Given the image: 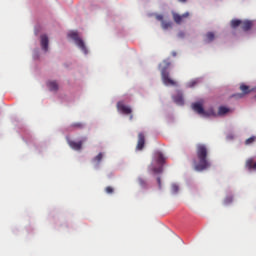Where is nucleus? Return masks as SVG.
I'll list each match as a JSON object with an SVG mask.
<instances>
[{
    "instance_id": "1",
    "label": "nucleus",
    "mask_w": 256,
    "mask_h": 256,
    "mask_svg": "<svg viewBox=\"0 0 256 256\" xmlns=\"http://www.w3.org/2000/svg\"><path fill=\"white\" fill-rule=\"evenodd\" d=\"M196 156L198 159L194 161V169L195 171H205V169H209L211 167V162H209V149L205 144H198L196 146Z\"/></svg>"
},
{
    "instance_id": "2",
    "label": "nucleus",
    "mask_w": 256,
    "mask_h": 256,
    "mask_svg": "<svg viewBox=\"0 0 256 256\" xmlns=\"http://www.w3.org/2000/svg\"><path fill=\"white\" fill-rule=\"evenodd\" d=\"M162 65L163 67L161 68V77L164 85L167 87H177V81L171 79L169 74V67H171V62H169V60H164Z\"/></svg>"
},
{
    "instance_id": "3",
    "label": "nucleus",
    "mask_w": 256,
    "mask_h": 256,
    "mask_svg": "<svg viewBox=\"0 0 256 256\" xmlns=\"http://www.w3.org/2000/svg\"><path fill=\"white\" fill-rule=\"evenodd\" d=\"M68 36L70 37V39H73L79 49H81V51H83V53L87 55V47L85 46V42H83V40L79 38V34L77 32H70Z\"/></svg>"
},
{
    "instance_id": "4",
    "label": "nucleus",
    "mask_w": 256,
    "mask_h": 256,
    "mask_svg": "<svg viewBox=\"0 0 256 256\" xmlns=\"http://www.w3.org/2000/svg\"><path fill=\"white\" fill-rule=\"evenodd\" d=\"M190 13L189 12H185L184 14L180 15L176 12L172 13V17H173V21L177 24V25H181V23H183V21H185V19H189L190 17Z\"/></svg>"
},
{
    "instance_id": "5",
    "label": "nucleus",
    "mask_w": 256,
    "mask_h": 256,
    "mask_svg": "<svg viewBox=\"0 0 256 256\" xmlns=\"http://www.w3.org/2000/svg\"><path fill=\"white\" fill-rule=\"evenodd\" d=\"M192 109H193V111H195V113H198V115L207 117V112H205V109L203 108V103L196 102V103L192 104Z\"/></svg>"
},
{
    "instance_id": "6",
    "label": "nucleus",
    "mask_w": 256,
    "mask_h": 256,
    "mask_svg": "<svg viewBox=\"0 0 256 256\" xmlns=\"http://www.w3.org/2000/svg\"><path fill=\"white\" fill-rule=\"evenodd\" d=\"M117 109L123 115H131V113H133V110L131 109V107L124 105L123 102L117 103Z\"/></svg>"
},
{
    "instance_id": "7",
    "label": "nucleus",
    "mask_w": 256,
    "mask_h": 256,
    "mask_svg": "<svg viewBox=\"0 0 256 256\" xmlns=\"http://www.w3.org/2000/svg\"><path fill=\"white\" fill-rule=\"evenodd\" d=\"M156 19L157 21L161 22V26H162V29H164V31H167V29H171V27H173V22L165 21L163 19V15L161 14L156 15Z\"/></svg>"
},
{
    "instance_id": "8",
    "label": "nucleus",
    "mask_w": 256,
    "mask_h": 256,
    "mask_svg": "<svg viewBox=\"0 0 256 256\" xmlns=\"http://www.w3.org/2000/svg\"><path fill=\"white\" fill-rule=\"evenodd\" d=\"M40 45L43 51H49V37L46 34L40 36Z\"/></svg>"
},
{
    "instance_id": "9",
    "label": "nucleus",
    "mask_w": 256,
    "mask_h": 256,
    "mask_svg": "<svg viewBox=\"0 0 256 256\" xmlns=\"http://www.w3.org/2000/svg\"><path fill=\"white\" fill-rule=\"evenodd\" d=\"M144 147H145V134L139 133L136 149L137 151H142Z\"/></svg>"
},
{
    "instance_id": "10",
    "label": "nucleus",
    "mask_w": 256,
    "mask_h": 256,
    "mask_svg": "<svg viewBox=\"0 0 256 256\" xmlns=\"http://www.w3.org/2000/svg\"><path fill=\"white\" fill-rule=\"evenodd\" d=\"M68 145L71 149H74V151H81L83 148V141L75 142L73 140H68Z\"/></svg>"
},
{
    "instance_id": "11",
    "label": "nucleus",
    "mask_w": 256,
    "mask_h": 256,
    "mask_svg": "<svg viewBox=\"0 0 256 256\" xmlns=\"http://www.w3.org/2000/svg\"><path fill=\"white\" fill-rule=\"evenodd\" d=\"M240 91H242V94H237V96L243 97V95H249V93L255 91V89H251L248 85L241 84Z\"/></svg>"
},
{
    "instance_id": "12",
    "label": "nucleus",
    "mask_w": 256,
    "mask_h": 256,
    "mask_svg": "<svg viewBox=\"0 0 256 256\" xmlns=\"http://www.w3.org/2000/svg\"><path fill=\"white\" fill-rule=\"evenodd\" d=\"M252 28H253V21L251 20H245L241 24V29L244 31H251Z\"/></svg>"
},
{
    "instance_id": "13",
    "label": "nucleus",
    "mask_w": 256,
    "mask_h": 256,
    "mask_svg": "<svg viewBox=\"0 0 256 256\" xmlns=\"http://www.w3.org/2000/svg\"><path fill=\"white\" fill-rule=\"evenodd\" d=\"M155 157H156V163H158V165H163L165 163L166 158L163 155V153L156 152Z\"/></svg>"
},
{
    "instance_id": "14",
    "label": "nucleus",
    "mask_w": 256,
    "mask_h": 256,
    "mask_svg": "<svg viewBox=\"0 0 256 256\" xmlns=\"http://www.w3.org/2000/svg\"><path fill=\"white\" fill-rule=\"evenodd\" d=\"M246 167L249 171H256V162L253 158H250L246 161Z\"/></svg>"
},
{
    "instance_id": "15",
    "label": "nucleus",
    "mask_w": 256,
    "mask_h": 256,
    "mask_svg": "<svg viewBox=\"0 0 256 256\" xmlns=\"http://www.w3.org/2000/svg\"><path fill=\"white\" fill-rule=\"evenodd\" d=\"M204 41L205 43H213V41H215V33L213 32L206 33Z\"/></svg>"
},
{
    "instance_id": "16",
    "label": "nucleus",
    "mask_w": 256,
    "mask_h": 256,
    "mask_svg": "<svg viewBox=\"0 0 256 256\" xmlns=\"http://www.w3.org/2000/svg\"><path fill=\"white\" fill-rule=\"evenodd\" d=\"M173 99H174V103H176L177 105H183L184 103L182 93H178L176 96L173 97Z\"/></svg>"
},
{
    "instance_id": "17",
    "label": "nucleus",
    "mask_w": 256,
    "mask_h": 256,
    "mask_svg": "<svg viewBox=\"0 0 256 256\" xmlns=\"http://www.w3.org/2000/svg\"><path fill=\"white\" fill-rule=\"evenodd\" d=\"M47 85H48V89H50V91H57V89H59V85L55 81H50V82H48Z\"/></svg>"
},
{
    "instance_id": "18",
    "label": "nucleus",
    "mask_w": 256,
    "mask_h": 256,
    "mask_svg": "<svg viewBox=\"0 0 256 256\" xmlns=\"http://www.w3.org/2000/svg\"><path fill=\"white\" fill-rule=\"evenodd\" d=\"M242 23H243V21H241L239 19H234L231 21V27H232V29H237V27L242 25Z\"/></svg>"
},
{
    "instance_id": "19",
    "label": "nucleus",
    "mask_w": 256,
    "mask_h": 256,
    "mask_svg": "<svg viewBox=\"0 0 256 256\" xmlns=\"http://www.w3.org/2000/svg\"><path fill=\"white\" fill-rule=\"evenodd\" d=\"M226 113H229V108L225 106H221L218 110L219 115H226Z\"/></svg>"
},
{
    "instance_id": "20",
    "label": "nucleus",
    "mask_w": 256,
    "mask_h": 256,
    "mask_svg": "<svg viewBox=\"0 0 256 256\" xmlns=\"http://www.w3.org/2000/svg\"><path fill=\"white\" fill-rule=\"evenodd\" d=\"M85 125L81 122H76V123H73L71 124V127H73V129H83Z\"/></svg>"
},
{
    "instance_id": "21",
    "label": "nucleus",
    "mask_w": 256,
    "mask_h": 256,
    "mask_svg": "<svg viewBox=\"0 0 256 256\" xmlns=\"http://www.w3.org/2000/svg\"><path fill=\"white\" fill-rule=\"evenodd\" d=\"M255 141H256V137L251 136L250 138L246 139L245 145H253V143H255Z\"/></svg>"
},
{
    "instance_id": "22",
    "label": "nucleus",
    "mask_w": 256,
    "mask_h": 256,
    "mask_svg": "<svg viewBox=\"0 0 256 256\" xmlns=\"http://www.w3.org/2000/svg\"><path fill=\"white\" fill-rule=\"evenodd\" d=\"M138 184L140 185V187H147V180L143 179V178H138Z\"/></svg>"
},
{
    "instance_id": "23",
    "label": "nucleus",
    "mask_w": 256,
    "mask_h": 256,
    "mask_svg": "<svg viewBox=\"0 0 256 256\" xmlns=\"http://www.w3.org/2000/svg\"><path fill=\"white\" fill-rule=\"evenodd\" d=\"M105 192L108 195H113V193H115V189L112 186H108V187L105 188Z\"/></svg>"
},
{
    "instance_id": "24",
    "label": "nucleus",
    "mask_w": 256,
    "mask_h": 256,
    "mask_svg": "<svg viewBox=\"0 0 256 256\" xmlns=\"http://www.w3.org/2000/svg\"><path fill=\"white\" fill-rule=\"evenodd\" d=\"M102 160H103V153H99V154L93 159V161H95L96 163H101Z\"/></svg>"
},
{
    "instance_id": "25",
    "label": "nucleus",
    "mask_w": 256,
    "mask_h": 256,
    "mask_svg": "<svg viewBox=\"0 0 256 256\" xmlns=\"http://www.w3.org/2000/svg\"><path fill=\"white\" fill-rule=\"evenodd\" d=\"M233 203V196H227L225 199H224V205H229Z\"/></svg>"
},
{
    "instance_id": "26",
    "label": "nucleus",
    "mask_w": 256,
    "mask_h": 256,
    "mask_svg": "<svg viewBox=\"0 0 256 256\" xmlns=\"http://www.w3.org/2000/svg\"><path fill=\"white\" fill-rule=\"evenodd\" d=\"M171 190L172 193H179V186L177 184H172Z\"/></svg>"
},
{
    "instance_id": "27",
    "label": "nucleus",
    "mask_w": 256,
    "mask_h": 256,
    "mask_svg": "<svg viewBox=\"0 0 256 256\" xmlns=\"http://www.w3.org/2000/svg\"><path fill=\"white\" fill-rule=\"evenodd\" d=\"M153 173H163V166L152 168Z\"/></svg>"
},
{
    "instance_id": "28",
    "label": "nucleus",
    "mask_w": 256,
    "mask_h": 256,
    "mask_svg": "<svg viewBox=\"0 0 256 256\" xmlns=\"http://www.w3.org/2000/svg\"><path fill=\"white\" fill-rule=\"evenodd\" d=\"M197 80H193L189 83V87H195Z\"/></svg>"
},
{
    "instance_id": "29",
    "label": "nucleus",
    "mask_w": 256,
    "mask_h": 256,
    "mask_svg": "<svg viewBox=\"0 0 256 256\" xmlns=\"http://www.w3.org/2000/svg\"><path fill=\"white\" fill-rule=\"evenodd\" d=\"M178 37H180L181 39H183V37H185V32H179V33H178Z\"/></svg>"
},
{
    "instance_id": "30",
    "label": "nucleus",
    "mask_w": 256,
    "mask_h": 256,
    "mask_svg": "<svg viewBox=\"0 0 256 256\" xmlns=\"http://www.w3.org/2000/svg\"><path fill=\"white\" fill-rule=\"evenodd\" d=\"M157 183H158L159 187H161V177L157 178Z\"/></svg>"
},
{
    "instance_id": "31",
    "label": "nucleus",
    "mask_w": 256,
    "mask_h": 256,
    "mask_svg": "<svg viewBox=\"0 0 256 256\" xmlns=\"http://www.w3.org/2000/svg\"><path fill=\"white\" fill-rule=\"evenodd\" d=\"M180 3H187V0H178Z\"/></svg>"
},
{
    "instance_id": "32",
    "label": "nucleus",
    "mask_w": 256,
    "mask_h": 256,
    "mask_svg": "<svg viewBox=\"0 0 256 256\" xmlns=\"http://www.w3.org/2000/svg\"><path fill=\"white\" fill-rule=\"evenodd\" d=\"M133 120V115H130V121Z\"/></svg>"
}]
</instances>
